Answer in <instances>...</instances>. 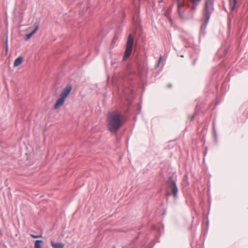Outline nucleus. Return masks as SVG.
<instances>
[{"label":"nucleus","instance_id":"1","mask_svg":"<svg viewBox=\"0 0 248 248\" xmlns=\"http://www.w3.org/2000/svg\"><path fill=\"white\" fill-rule=\"evenodd\" d=\"M122 113L118 111H113L108 114L107 118V126L111 132H117L124 124Z\"/></svg>","mask_w":248,"mask_h":248},{"label":"nucleus","instance_id":"2","mask_svg":"<svg viewBox=\"0 0 248 248\" xmlns=\"http://www.w3.org/2000/svg\"><path fill=\"white\" fill-rule=\"evenodd\" d=\"M72 90V85L68 84L66 85V86L63 89L62 92L60 95L59 98L57 100L55 104V109H58L63 105L66 98L68 97Z\"/></svg>","mask_w":248,"mask_h":248},{"label":"nucleus","instance_id":"3","mask_svg":"<svg viewBox=\"0 0 248 248\" xmlns=\"http://www.w3.org/2000/svg\"><path fill=\"white\" fill-rule=\"evenodd\" d=\"M133 44L134 37L131 34H129L127 39L125 50L123 57L124 61H125L126 59H127L131 55L133 48Z\"/></svg>","mask_w":248,"mask_h":248},{"label":"nucleus","instance_id":"4","mask_svg":"<svg viewBox=\"0 0 248 248\" xmlns=\"http://www.w3.org/2000/svg\"><path fill=\"white\" fill-rule=\"evenodd\" d=\"M169 181L170 182V187L171 191V193L174 197H176L178 189L176 185V183L173 180L171 179V177L169 178Z\"/></svg>","mask_w":248,"mask_h":248},{"label":"nucleus","instance_id":"5","mask_svg":"<svg viewBox=\"0 0 248 248\" xmlns=\"http://www.w3.org/2000/svg\"><path fill=\"white\" fill-rule=\"evenodd\" d=\"M169 181L170 182V187L171 191V193L174 197H176L178 189L176 185V183L173 180L171 179V177L169 178Z\"/></svg>","mask_w":248,"mask_h":248},{"label":"nucleus","instance_id":"6","mask_svg":"<svg viewBox=\"0 0 248 248\" xmlns=\"http://www.w3.org/2000/svg\"><path fill=\"white\" fill-rule=\"evenodd\" d=\"M24 61V58L22 56H19L17 58L14 63V66L16 67L20 65Z\"/></svg>","mask_w":248,"mask_h":248},{"label":"nucleus","instance_id":"7","mask_svg":"<svg viewBox=\"0 0 248 248\" xmlns=\"http://www.w3.org/2000/svg\"><path fill=\"white\" fill-rule=\"evenodd\" d=\"M51 245L53 248H64V244L61 243H55L51 241Z\"/></svg>","mask_w":248,"mask_h":248},{"label":"nucleus","instance_id":"8","mask_svg":"<svg viewBox=\"0 0 248 248\" xmlns=\"http://www.w3.org/2000/svg\"><path fill=\"white\" fill-rule=\"evenodd\" d=\"M38 28L39 26L37 25L33 31L26 35V39H29L38 30Z\"/></svg>","mask_w":248,"mask_h":248},{"label":"nucleus","instance_id":"9","mask_svg":"<svg viewBox=\"0 0 248 248\" xmlns=\"http://www.w3.org/2000/svg\"><path fill=\"white\" fill-rule=\"evenodd\" d=\"M236 4V0H230V7L232 11L235 8Z\"/></svg>","mask_w":248,"mask_h":248},{"label":"nucleus","instance_id":"10","mask_svg":"<svg viewBox=\"0 0 248 248\" xmlns=\"http://www.w3.org/2000/svg\"><path fill=\"white\" fill-rule=\"evenodd\" d=\"M43 241L40 240H36L34 244V248H41V245L42 243H43Z\"/></svg>","mask_w":248,"mask_h":248},{"label":"nucleus","instance_id":"11","mask_svg":"<svg viewBox=\"0 0 248 248\" xmlns=\"http://www.w3.org/2000/svg\"><path fill=\"white\" fill-rule=\"evenodd\" d=\"M31 236L32 237V238H39V237H41V235H34V234H31Z\"/></svg>","mask_w":248,"mask_h":248},{"label":"nucleus","instance_id":"12","mask_svg":"<svg viewBox=\"0 0 248 248\" xmlns=\"http://www.w3.org/2000/svg\"><path fill=\"white\" fill-rule=\"evenodd\" d=\"M161 60H162V56H160L159 57V59L158 62V66L159 65V63L160 62Z\"/></svg>","mask_w":248,"mask_h":248},{"label":"nucleus","instance_id":"13","mask_svg":"<svg viewBox=\"0 0 248 248\" xmlns=\"http://www.w3.org/2000/svg\"><path fill=\"white\" fill-rule=\"evenodd\" d=\"M192 8H193V9H194L195 8V6L193 5V6H192Z\"/></svg>","mask_w":248,"mask_h":248}]
</instances>
